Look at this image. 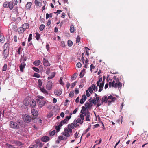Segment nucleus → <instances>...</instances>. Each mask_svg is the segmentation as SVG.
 Segmentation results:
<instances>
[{
	"label": "nucleus",
	"mask_w": 148,
	"mask_h": 148,
	"mask_svg": "<svg viewBox=\"0 0 148 148\" xmlns=\"http://www.w3.org/2000/svg\"><path fill=\"white\" fill-rule=\"evenodd\" d=\"M116 99V97H113L112 95H110L108 97L104 96L102 97L101 101L102 103L103 102H108V104H110L112 102H114Z\"/></svg>",
	"instance_id": "f257e3e1"
},
{
	"label": "nucleus",
	"mask_w": 148,
	"mask_h": 148,
	"mask_svg": "<svg viewBox=\"0 0 148 148\" xmlns=\"http://www.w3.org/2000/svg\"><path fill=\"white\" fill-rule=\"evenodd\" d=\"M13 2L10 1L8 2L6 1L5 2L3 5V6L4 8H9L10 9H12L14 7V5H16L18 3L17 0H13Z\"/></svg>",
	"instance_id": "f03ea898"
},
{
	"label": "nucleus",
	"mask_w": 148,
	"mask_h": 148,
	"mask_svg": "<svg viewBox=\"0 0 148 148\" xmlns=\"http://www.w3.org/2000/svg\"><path fill=\"white\" fill-rule=\"evenodd\" d=\"M10 127L12 128L18 129L19 128V126L18 124L16 122L13 121L10 122Z\"/></svg>",
	"instance_id": "7ed1b4c3"
},
{
	"label": "nucleus",
	"mask_w": 148,
	"mask_h": 148,
	"mask_svg": "<svg viewBox=\"0 0 148 148\" xmlns=\"http://www.w3.org/2000/svg\"><path fill=\"white\" fill-rule=\"evenodd\" d=\"M88 90L90 93H92L93 92V90L96 91L97 90V87H96L95 84H93L91 87L88 88Z\"/></svg>",
	"instance_id": "20e7f679"
},
{
	"label": "nucleus",
	"mask_w": 148,
	"mask_h": 148,
	"mask_svg": "<svg viewBox=\"0 0 148 148\" xmlns=\"http://www.w3.org/2000/svg\"><path fill=\"white\" fill-rule=\"evenodd\" d=\"M32 119V118L30 116L27 114H25L23 118V120L24 122L26 123H29L30 122Z\"/></svg>",
	"instance_id": "39448f33"
},
{
	"label": "nucleus",
	"mask_w": 148,
	"mask_h": 148,
	"mask_svg": "<svg viewBox=\"0 0 148 148\" xmlns=\"http://www.w3.org/2000/svg\"><path fill=\"white\" fill-rule=\"evenodd\" d=\"M71 116H67L65 117V118L60 123V124H62V126L63 125V124H66L69 120L71 117Z\"/></svg>",
	"instance_id": "423d86ee"
},
{
	"label": "nucleus",
	"mask_w": 148,
	"mask_h": 148,
	"mask_svg": "<svg viewBox=\"0 0 148 148\" xmlns=\"http://www.w3.org/2000/svg\"><path fill=\"white\" fill-rule=\"evenodd\" d=\"M109 87H114L115 88H117V83L116 82V81L113 80L112 82H109Z\"/></svg>",
	"instance_id": "0eeeda50"
},
{
	"label": "nucleus",
	"mask_w": 148,
	"mask_h": 148,
	"mask_svg": "<svg viewBox=\"0 0 148 148\" xmlns=\"http://www.w3.org/2000/svg\"><path fill=\"white\" fill-rule=\"evenodd\" d=\"M52 82L50 81H48L47 82L46 87L48 90H50L51 89L52 86Z\"/></svg>",
	"instance_id": "6e6552de"
},
{
	"label": "nucleus",
	"mask_w": 148,
	"mask_h": 148,
	"mask_svg": "<svg viewBox=\"0 0 148 148\" xmlns=\"http://www.w3.org/2000/svg\"><path fill=\"white\" fill-rule=\"evenodd\" d=\"M82 109L81 110L80 114V118L84 117V115L85 116V112L86 111V108L84 106H83L82 107Z\"/></svg>",
	"instance_id": "1a4fd4ad"
},
{
	"label": "nucleus",
	"mask_w": 148,
	"mask_h": 148,
	"mask_svg": "<svg viewBox=\"0 0 148 148\" xmlns=\"http://www.w3.org/2000/svg\"><path fill=\"white\" fill-rule=\"evenodd\" d=\"M90 112L88 111V110H86V111L85 112V116H86V121H90Z\"/></svg>",
	"instance_id": "9d476101"
},
{
	"label": "nucleus",
	"mask_w": 148,
	"mask_h": 148,
	"mask_svg": "<svg viewBox=\"0 0 148 148\" xmlns=\"http://www.w3.org/2000/svg\"><path fill=\"white\" fill-rule=\"evenodd\" d=\"M35 5L37 7H41L42 5V0H35Z\"/></svg>",
	"instance_id": "9b49d317"
},
{
	"label": "nucleus",
	"mask_w": 148,
	"mask_h": 148,
	"mask_svg": "<svg viewBox=\"0 0 148 148\" xmlns=\"http://www.w3.org/2000/svg\"><path fill=\"white\" fill-rule=\"evenodd\" d=\"M115 78V80L116 82L117 83V87L119 88H121L122 86V84L119 82V79L118 78H116L115 77H114V78Z\"/></svg>",
	"instance_id": "f8f14e48"
},
{
	"label": "nucleus",
	"mask_w": 148,
	"mask_h": 148,
	"mask_svg": "<svg viewBox=\"0 0 148 148\" xmlns=\"http://www.w3.org/2000/svg\"><path fill=\"white\" fill-rule=\"evenodd\" d=\"M26 66L25 63L24 62H23L21 64H20L19 67H20V71L21 72H23V69H24L25 67V66Z\"/></svg>",
	"instance_id": "ddd939ff"
},
{
	"label": "nucleus",
	"mask_w": 148,
	"mask_h": 148,
	"mask_svg": "<svg viewBox=\"0 0 148 148\" xmlns=\"http://www.w3.org/2000/svg\"><path fill=\"white\" fill-rule=\"evenodd\" d=\"M62 89L56 90L54 92L55 94L58 96L62 94Z\"/></svg>",
	"instance_id": "4468645a"
},
{
	"label": "nucleus",
	"mask_w": 148,
	"mask_h": 148,
	"mask_svg": "<svg viewBox=\"0 0 148 148\" xmlns=\"http://www.w3.org/2000/svg\"><path fill=\"white\" fill-rule=\"evenodd\" d=\"M43 64L46 66H49L50 65V64L46 58H44L43 59Z\"/></svg>",
	"instance_id": "2eb2a0df"
},
{
	"label": "nucleus",
	"mask_w": 148,
	"mask_h": 148,
	"mask_svg": "<svg viewBox=\"0 0 148 148\" xmlns=\"http://www.w3.org/2000/svg\"><path fill=\"white\" fill-rule=\"evenodd\" d=\"M8 54V50H6L5 49V50L3 49V55L4 56V58H5V59H6V58Z\"/></svg>",
	"instance_id": "dca6fc26"
},
{
	"label": "nucleus",
	"mask_w": 148,
	"mask_h": 148,
	"mask_svg": "<svg viewBox=\"0 0 148 148\" xmlns=\"http://www.w3.org/2000/svg\"><path fill=\"white\" fill-rule=\"evenodd\" d=\"M46 103V102L45 101L43 100H41L39 102V106L41 108L44 106Z\"/></svg>",
	"instance_id": "f3484780"
},
{
	"label": "nucleus",
	"mask_w": 148,
	"mask_h": 148,
	"mask_svg": "<svg viewBox=\"0 0 148 148\" xmlns=\"http://www.w3.org/2000/svg\"><path fill=\"white\" fill-rule=\"evenodd\" d=\"M49 138L47 136H45L42 137L41 138V140L43 142H47L49 140Z\"/></svg>",
	"instance_id": "a211bd4d"
},
{
	"label": "nucleus",
	"mask_w": 148,
	"mask_h": 148,
	"mask_svg": "<svg viewBox=\"0 0 148 148\" xmlns=\"http://www.w3.org/2000/svg\"><path fill=\"white\" fill-rule=\"evenodd\" d=\"M5 38L4 36L1 34H0V42L1 43H3L5 41Z\"/></svg>",
	"instance_id": "6ab92c4d"
},
{
	"label": "nucleus",
	"mask_w": 148,
	"mask_h": 148,
	"mask_svg": "<svg viewBox=\"0 0 148 148\" xmlns=\"http://www.w3.org/2000/svg\"><path fill=\"white\" fill-rule=\"evenodd\" d=\"M32 114L34 116H36L38 114V111L35 109H33L31 111Z\"/></svg>",
	"instance_id": "aec40b11"
},
{
	"label": "nucleus",
	"mask_w": 148,
	"mask_h": 148,
	"mask_svg": "<svg viewBox=\"0 0 148 148\" xmlns=\"http://www.w3.org/2000/svg\"><path fill=\"white\" fill-rule=\"evenodd\" d=\"M22 27L25 30L29 28V25L28 23H26L23 24L22 26Z\"/></svg>",
	"instance_id": "412c9836"
},
{
	"label": "nucleus",
	"mask_w": 148,
	"mask_h": 148,
	"mask_svg": "<svg viewBox=\"0 0 148 148\" xmlns=\"http://www.w3.org/2000/svg\"><path fill=\"white\" fill-rule=\"evenodd\" d=\"M36 143L39 147H41L43 146L42 143L40 142V140H36Z\"/></svg>",
	"instance_id": "4be33fe9"
},
{
	"label": "nucleus",
	"mask_w": 148,
	"mask_h": 148,
	"mask_svg": "<svg viewBox=\"0 0 148 148\" xmlns=\"http://www.w3.org/2000/svg\"><path fill=\"white\" fill-rule=\"evenodd\" d=\"M41 91L44 94H48V91L44 88V87L43 88H39Z\"/></svg>",
	"instance_id": "5701e85b"
},
{
	"label": "nucleus",
	"mask_w": 148,
	"mask_h": 148,
	"mask_svg": "<svg viewBox=\"0 0 148 148\" xmlns=\"http://www.w3.org/2000/svg\"><path fill=\"white\" fill-rule=\"evenodd\" d=\"M31 106L32 107H34L36 106V102L34 100H32L30 103Z\"/></svg>",
	"instance_id": "b1692460"
},
{
	"label": "nucleus",
	"mask_w": 148,
	"mask_h": 148,
	"mask_svg": "<svg viewBox=\"0 0 148 148\" xmlns=\"http://www.w3.org/2000/svg\"><path fill=\"white\" fill-rule=\"evenodd\" d=\"M10 46V44L9 43H6L4 45L3 47V49H5L6 50H7L8 48L9 49V47Z\"/></svg>",
	"instance_id": "393cba45"
},
{
	"label": "nucleus",
	"mask_w": 148,
	"mask_h": 148,
	"mask_svg": "<svg viewBox=\"0 0 148 148\" xmlns=\"http://www.w3.org/2000/svg\"><path fill=\"white\" fill-rule=\"evenodd\" d=\"M41 62L38 60H36L34 62L33 64L36 66H38L40 64Z\"/></svg>",
	"instance_id": "a878e982"
},
{
	"label": "nucleus",
	"mask_w": 148,
	"mask_h": 148,
	"mask_svg": "<svg viewBox=\"0 0 148 148\" xmlns=\"http://www.w3.org/2000/svg\"><path fill=\"white\" fill-rule=\"evenodd\" d=\"M32 4V3L31 2H27L25 6L26 8L27 9H29L31 8Z\"/></svg>",
	"instance_id": "bb28decb"
},
{
	"label": "nucleus",
	"mask_w": 148,
	"mask_h": 148,
	"mask_svg": "<svg viewBox=\"0 0 148 148\" xmlns=\"http://www.w3.org/2000/svg\"><path fill=\"white\" fill-rule=\"evenodd\" d=\"M25 31V30L22 27L19 28L18 29V32L20 34H23Z\"/></svg>",
	"instance_id": "cd10ccee"
},
{
	"label": "nucleus",
	"mask_w": 148,
	"mask_h": 148,
	"mask_svg": "<svg viewBox=\"0 0 148 148\" xmlns=\"http://www.w3.org/2000/svg\"><path fill=\"white\" fill-rule=\"evenodd\" d=\"M62 126V124H60V123L59 124V125L58 126H56L55 127V128L57 132H58L60 131V127H61Z\"/></svg>",
	"instance_id": "c85d7f7f"
},
{
	"label": "nucleus",
	"mask_w": 148,
	"mask_h": 148,
	"mask_svg": "<svg viewBox=\"0 0 148 148\" xmlns=\"http://www.w3.org/2000/svg\"><path fill=\"white\" fill-rule=\"evenodd\" d=\"M68 127H70V128L73 129H75L76 126L74 123H72L71 124H69L68 125Z\"/></svg>",
	"instance_id": "c756f323"
},
{
	"label": "nucleus",
	"mask_w": 148,
	"mask_h": 148,
	"mask_svg": "<svg viewBox=\"0 0 148 148\" xmlns=\"http://www.w3.org/2000/svg\"><path fill=\"white\" fill-rule=\"evenodd\" d=\"M70 30V32L72 33H73L74 32L75 28L73 24H71V25Z\"/></svg>",
	"instance_id": "7c9ffc66"
},
{
	"label": "nucleus",
	"mask_w": 148,
	"mask_h": 148,
	"mask_svg": "<svg viewBox=\"0 0 148 148\" xmlns=\"http://www.w3.org/2000/svg\"><path fill=\"white\" fill-rule=\"evenodd\" d=\"M10 26H11L12 28L14 31H16L17 30V27L16 26L15 24H14V25L13 24H11L10 25Z\"/></svg>",
	"instance_id": "2f4dec72"
},
{
	"label": "nucleus",
	"mask_w": 148,
	"mask_h": 148,
	"mask_svg": "<svg viewBox=\"0 0 148 148\" xmlns=\"http://www.w3.org/2000/svg\"><path fill=\"white\" fill-rule=\"evenodd\" d=\"M38 84L39 88L42 87L41 86L42 85V82L41 80L40 79H38Z\"/></svg>",
	"instance_id": "473e14b6"
},
{
	"label": "nucleus",
	"mask_w": 148,
	"mask_h": 148,
	"mask_svg": "<svg viewBox=\"0 0 148 148\" xmlns=\"http://www.w3.org/2000/svg\"><path fill=\"white\" fill-rule=\"evenodd\" d=\"M29 101L27 98H25L24 99L23 103L25 106H28L29 105Z\"/></svg>",
	"instance_id": "72a5a7b5"
},
{
	"label": "nucleus",
	"mask_w": 148,
	"mask_h": 148,
	"mask_svg": "<svg viewBox=\"0 0 148 148\" xmlns=\"http://www.w3.org/2000/svg\"><path fill=\"white\" fill-rule=\"evenodd\" d=\"M55 75V73L54 72H52L51 74V76H49L48 77V80H49V79H51L53 78L54 77Z\"/></svg>",
	"instance_id": "f704fd0d"
},
{
	"label": "nucleus",
	"mask_w": 148,
	"mask_h": 148,
	"mask_svg": "<svg viewBox=\"0 0 148 148\" xmlns=\"http://www.w3.org/2000/svg\"><path fill=\"white\" fill-rule=\"evenodd\" d=\"M99 86V92H100L102 90L104 85L103 84H100Z\"/></svg>",
	"instance_id": "c9c22d12"
},
{
	"label": "nucleus",
	"mask_w": 148,
	"mask_h": 148,
	"mask_svg": "<svg viewBox=\"0 0 148 148\" xmlns=\"http://www.w3.org/2000/svg\"><path fill=\"white\" fill-rule=\"evenodd\" d=\"M53 112L51 111L49 112L47 116L48 118H49L52 117L53 115Z\"/></svg>",
	"instance_id": "e433bc0d"
},
{
	"label": "nucleus",
	"mask_w": 148,
	"mask_h": 148,
	"mask_svg": "<svg viewBox=\"0 0 148 148\" xmlns=\"http://www.w3.org/2000/svg\"><path fill=\"white\" fill-rule=\"evenodd\" d=\"M64 131H67L68 132L72 133V130L71 128L68 127V129L65 128Z\"/></svg>",
	"instance_id": "4c0bfd02"
},
{
	"label": "nucleus",
	"mask_w": 148,
	"mask_h": 148,
	"mask_svg": "<svg viewBox=\"0 0 148 148\" xmlns=\"http://www.w3.org/2000/svg\"><path fill=\"white\" fill-rule=\"evenodd\" d=\"M55 133L56 131L54 130H53L49 133V136H52L55 134Z\"/></svg>",
	"instance_id": "58836bf2"
},
{
	"label": "nucleus",
	"mask_w": 148,
	"mask_h": 148,
	"mask_svg": "<svg viewBox=\"0 0 148 148\" xmlns=\"http://www.w3.org/2000/svg\"><path fill=\"white\" fill-rule=\"evenodd\" d=\"M7 64L5 63L2 68V70L3 71H6L7 69Z\"/></svg>",
	"instance_id": "ea45409f"
},
{
	"label": "nucleus",
	"mask_w": 148,
	"mask_h": 148,
	"mask_svg": "<svg viewBox=\"0 0 148 148\" xmlns=\"http://www.w3.org/2000/svg\"><path fill=\"white\" fill-rule=\"evenodd\" d=\"M63 135L66 137H69L70 136L69 133L67 131H64V132L63 134Z\"/></svg>",
	"instance_id": "a19ab883"
},
{
	"label": "nucleus",
	"mask_w": 148,
	"mask_h": 148,
	"mask_svg": "<svg viewBox=\"0 0 148 148\" xmlns=\"http://www.w3.org/2000/svg\"><path fill=\"white\" fill-rule=\"evenodd\" d=\"M36 39L38 41L40 38V35L38 32H36Z\"/></svg>",
	"instance_id": "79ce46f5"
},
{
	"label": "nucleus",
	"mask_w": 148,
	"mask_h": 148,
	"mask_svg": "<svg viewBox=\"0 0 148 148\" xmlns=\"http://www.w3.org/2000/svg\"><path fill=\"white\" fill-rule=\"evenodd\" d=\"M85 108H86V109L87 110L90 107L89 105V103H86L85 104Z\"/></svg>",
	"instance_id": "37998d69"
},
{
	"label": "nucleus",
	"mask_w": 148,
	"mask_h": 148,
	"mask_svg": "<svg viewBox=\"0 0 148 148\" xmlns=\"http://www.w3.org/2000/svg\"><path fill=\"white\" fill-rule=\"evenodd\" d=\"M45 26L43 24H41L39 27V29L41 31H42L45 28Z\"/></svg>",
	"instance_id": "c03bdc74"
},
{
	"label": "nucleus",
	"mask_w": 148,
	"mask_h": 148,
	"mask_svg": "<svg viewBox=\"0 0 148 148\" xmlns=\"http://www.w3.org/2000/svg\"><path fill=\"white\" fill-rule=\"evenodd\" d=\"M76 122L78 123H80L81 124H82L83 123V121H82L81 119L80 118H78L76 120Z\"/></svg>",
	"instance_id": "a18cd8bd"
},
{
	"label": "nucleus",
	"mask_w": 148,
	"mask_h": 148,
	"mask_svg": "<svg viewBox=\"0 0 148 148\" xmlns=\"http://www.w3.org/2000/svg\"><path fill=\"white\" fill-rule=\"evenodd\" d=\"M21 46L19 47L16 53H16H17L18 54V55H20L21 53Z\"/></svg>",
	"instance_id": "49530a36"
},
{
	"label": "nucleus",
	"mask_w": 148,
	"mask_h": 148,
	"mask_svg": "<svg viewBox=\"0 0 148 148\" xmlns=\"http://www.w3.org/2000/svg\"><path fill=\"white\" fill-rule=\"evenodd\" d=\"M32 69L34 71H36V72H37V73H39L40 72L39 69L38 68L36 67H33Z\"/></svg>",
	"instance_id": "de8ad7c7"
},
{
	"label": "nucleus",
	"mask_w": 148,
	"mask_h": 148,
	"mask_svg": "<svg viewBox=\"0 0 148 148\" xmlns=\"http://www.w3.org/2000/svg\"><path fill=\"white\" fill-rule=\"evenodd\" d=\"M33 77H36L37 78H39L40 77V74L36 73H35L33 75Z\"/></svg>",
	"instance_id": "09e8293b"
},
{
	"label": "nucleus",
	"mask_w": 148,
	"mask_h": 148,
	"mask_svg": "<svg viewBox=\"0 0 148 148\" xmlns=\"http://www.w3.org/2000/svg\"><path fill=\"white\" fill-rule=\"evenodd\" d=\"M78 75V74L77 73H75L73 75L72 78L73 79V80L75 79Z\"/></svg>",
	"instance_id": "8fccbe9b"
},
{
	"label": "nucleus",
	"mask_w": 148,
	"mask_h": 148,
	"mask_svg": "<svg viewBox=\"0 0 148 148\" xmlns=\"http://www.w3.org/2000/svg\"><path fill=\"white\" fill-rule=\"evenodd\" d=\"M68 45L69 47L73 45L72 42L71 40H69L68 41Z\"/></svg>",
	"instance_id": "3c124183"
},
{
	"label": "nucleus",
	"mask_w": 148,
	"mask_h": 148,
	"mask_svg": "<svg viewBox=\"0 0 148 148\" xmlns=\"http://www.w3.org/2000/svg\"><path fill=\"white\" fill-rule=\"evenodd\" d=\"M5 145L8 148H13V147L12 145L8 143H6Z\"/></svg>",
	"instance_id": "603ef678"
},
{
	"label": "nucleus",
	"mask_w": 148,
	"mask_h": 148,
	"mask_svg": "<svg viewBox=\"0 0 148 148\" xmlns=\"http://www.w3.org/2000/svg\"><path fill=\"white\" fill-rule=\"evenodd\" d=\"M32 39V35L31 34H30L29 36V38L28 39V41L29 42Z\"/></svg>",
	"instance_id": "864d4df0"
},
{
	"label": "nucleus",
	"mask_w": 148,
	"mask_h": 148,
	"mask_svg": "<svg viewBox=\"0 0 148 148\" xmlns=\"http://www.w3.org/2000/svg\"><path fill=\"white\" fill-rule=\"evenodd\" d=\"M63 78L62 77H60V79L59 80V83L62 86L63 85H64V83L62 81V79Z\"/></svg>",
	"instance_id": "5fc2aeb1"
},
{
	"label": "nucleus",
	"mask_w": 148,
	"mask_h": 148,
	"mask_svg": "<svg viewBox=\"0 0 148 148\" xmlns=\"http://www.w3.org/2000/svg\"><path fill=\"white\" fill-rule=\"evenodd\" d=\"M80 37L79 36H77V39L76 40V43H79L80 41Z\"/></svg>",
	"instance_id": "6e6d98bb"
},
{
	"label": "nucleus",
	"mask_w": 148,
	"mask_h": 148,
	"mask_svg": "<svg viewBox=\"0 0 148 148\" xmlns=\"http://www.w3.org/2000/svg\"><path fill=\"white\" fill-rule=\"evenodd\" d=\"M61 46L63 47H65V45L64 42V41H63L61 42Z\"/></svg>",
	"instance_id": "4d7b16f0"
},
{
	"label": "nucleus",
	"mask_w": 148,
	"mask_h": 148,
	"mask_svg": "<svg viewBox=\"0 0 148 148\" xmlns=\"http://www.w3.org/2000/svg\"><path fill=\"white\" fill-rule=\"evenodd\" d=\"M76 83H77V82L75 81L74 83H72L71 84V88H73L76 85Z\"/></svg>",
	"instance_id": "13d9d810"
},
{
	"label": "nucleus",
	"mask_w": 148,
	"mask_h": 148,
	"mask_svg": "<svg viewBox=\"0 0 148 148\" xmlns=\"http://www.w3.org/2000/svg\"><path fill=\"white\" fill-rule=\"evenodd\" d=\"M74 95V93L72 92H71L69 94V97L71 98Z\"/></svg>",
	"instance_id": "bf43d9fd"
},
{
	"label": "nucleus",
	"mask_w": 148,
	"mask_h": 148,
	"mask_svg": "<svg viewBox=\"0 0 148 148\" xmlns=\"http://www.w3.org/2000/svg\"><path fill=\"white\" fill-rule=\"evenodd\" d=\"M76 65L77 67H78V68H80L82 66V64L80 62H78L77 63Z\"/></svg>",
	"instance_id": "052dcab7"
},
{
	"label": "nucleus",
	"mask_w": 148,
	"mask_h": 148,
	"mask_svg": "<svg viewBox=\"0 0 148 148\" xmlns=\"http://www.w3.org/2000/svg\"><path fill=\"white\" fill-rule=\"evenodd\" d=\"M63 136H58V138L59 140H63Z\"/></svg>",
	"instance_id": "680f3d73"
},
{
	"label": "nucleus",
	"mask_w": 148,
	"mask_h": 148,
	"mask_svg": "<svg viewBox=\"0 0 148 148\" xmlns=\"http://www.w3.org/2000/svg\"><path fill=\"white\" fill-rule=\"evenodd\" d=\"M84 73H82V72H81L80 73L79 76H80V78H82L83 76H84Z\"/></svg>",
	"instance_id": "e2e57ef3"
},
{
	"label": "nucleus",
	"mask_w": 148,
	"mask_h": 148,
	"mask_svg": "<svg viewBox=\"0 0 148 148\" xmlns=\"http://www.w3.org/2000/svg\"><path fill=\"white\" fill-rule=\"evenodd\" d=\"M91 101L92 102L94 105L96 104L97 101L95 98L91 100Z\"/></svg>",
	"instance_id": "0e129e2a"
},
{
	"label": "nucleus",
	"mask_w": 148,
	"mask_h": 148,
	"mask_svg": "<svg viewBox=\"0 0 148 148\" xmlns=\"http://www.w3.org/2000/svg\"><path fill=\"white\" fill-rule=\"evenodd\" d=\"M46 49L48 51H49V44H47L46 45Z\"/></svg>",
	"instance_id": "69168bd1"
},
{
	"label": "nucleus",
	"mask_w": 148,
	"mask_h": 148,
	"mask_svg": "<svg viewBox=\"0 0 148 148\" xmlns=\"http://www.w3.org/2000/svg\"><path fill=\"white\" fill-rule=\"evenodd\" d=\"M86 95L87 97H89L90 96V94L88 92V90H86Z\"/></svg>",
	"instance_id": "338daca9"
},
{
	"label": "nucleus",
	"mask_w": 148,
	"mask_h": 148,
	"mask_svg": "<svg viewBox=\"0 0 148 148\" xmlns=\"http://www.w3.org/2000/svg\"><path fill=\"white\" fill-rule=\"evenodd\" d=\"M82 98L84 99V100H86V97L85 95H83L82 96Z\"/></svg>",
	"instance_id": "774afa93"
}]
</instances>
